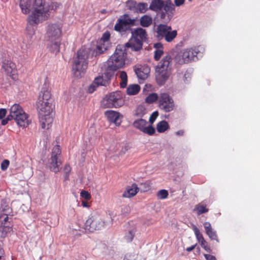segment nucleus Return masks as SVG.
I'll return each mask as SVG.
<instances>
[{
	"instance_id": "obj_1",
	"label": "nucleus",
	"mask_w": 260,
	"mask_h": 260,
	"mask_svg": "<svg viewBox=\"0 0 260 260\" xmlns=\"http://www.w3.org/2000/svg\"><path fill=\"white\" fill-rule=\"evenodd\" d=\"M60 5L56 2H48L46 0H35L34 9L27 18V28L29 26L38 25L47 20L53 10Z\"/></svg>"
},
{
	"instance_id": "obj_2",
	"label": "nucleus",
	"mask_w": 260,
	"mask_h": 260,
	"mask_svg": "<svg viewBox=\"0 0 260 260\" xmlns=\"http://www.w3.org/2000/svg\"><path fill=\"white\" fill-rule=\"evenodd\" d=\"M129 48L124 45H118L113 54L107 61L108 69L112 71H116L125 66L127 57V49Z\"/></svg>"
},
{
	"instance_id": "obj_3",
	"label": "nucleus",
	"mask_w": 260,
	"mask_h": 260,
	"mask_svg": "<svg viewBox=\"0 0 260 260\" xmlns=\"http://www.w3.org/2000/svg\"><path fill=\"white\" fill-rule=\"evenodd\" d=\"M90 51L89 49L82 48L74 57L72 71L75 76H80L87 69Z\"/></svg>"
},
{
	"instance_id": "obj_4",
	"label": "nucleus",
	"mask_w": 260,
	"mask_h": 260,
	"mask_svg": "<svg viewBox=\"0 0 260 260\" xmlns=\"http://www.w3.org/2000/svg\"><path fill=\"white\" fill-rule=\"evenodd\" d=\"M172 57L167 55L159 62L155 69V78L157 84L163 85L171 74Z\"/></svg>"
},
{
	"instance_id": "obj_5",
	"label": "nucleus",
	"mask_w": 260,
	"mask_h": 260,
	"mask_svg": "<svg viewBox=\"0 0 260 260\" xmlns=\"http://www.w3.org/2000/svg\"><path fill=\"white\" fill-rule=\"evenodd\" d=\"M132 37L129 41L125 43L126 46L131 50L138 51L142 49L143 42L147 40V34L145 29L139 27L132 32Z\"/></svg>"
},
{
	"instance_id": "obj_6",
	"label": "nucleus",
	"mask_w": 260,
	"mask_h": 260,
	"mask_svg": "<svg viewBox=\"0 0 260 260\" xmlns=\"http://www.w3.org/2000/svg\"><path fill=\"white\" fill-rule=\"evenodd\" d=\"M124 103L122 93L120 91H115L107 95L103 100L102 105L105 108H119Z\"/></svg>"
},
{
	"instance_id": "obj_7",
	"label": "nucleus",
	"mask_w": 260,
	"mask_h": 260,
	"mask_svg": "<svg viewBox=\"0 0 260 260\" xmlns=\"http://www.w3.org/2000/svg\"><path fill=\"white\" fill-rule=\"evenodd\" d=\"M136 20L132 19L127 14L121 16L117 20L114 30L121 34L131 30V26L135 25Z\"/></svg>"
},
{
	"instance_id": "obj_8",
	"label": "nucleus",
	"mask_w": 260,
	"mask_h": 260,
	"mask_svg": "<svg viewBox=\"0 0 260 260\" xmlns=\"http://www.w3.org/2000/svg\"><path fill=\"white\" fill-rule=\"evenodd\" d=\"M61 154V149L58 145L54 146L52 150L51 155L48 159L47 166L51 171L55 173L59 171V167L61 161L58 159V156Z\"/></svg>"
},
{
	"instance_id": "obj_9",
	"label": "nucleus",
	"mask_w": 260,
	"mask_h": 260,
	"mask_svg": "<svg viewBox=\"0 0 260 260\" xmlns=\"http://www.w3.org/2000/svg\"><path fill=\"white\" fill-rule=\"evenodd\" d=\"M105 225V222L98 214L91 215L85 223V229L90 232L101 230Z\"/></svg>"
},
{
	"instance_id": "obj_10",
	"label": "nucleus",
	"mask_w": 260,
	"mask_h": 260,
	"mask_svg": "<svg viewBox=\"0 0 260 260\" xmlns=\"http://www.w3.org/2000/svg\"><path fill=\"white\" fill-rule=\"evenodd\" d=\"M158 107L165 112H170L175 109L173 98L167 93H160L158 99Z\"/></svg>"
},
{
	"instance_id": "obj_11",
	"label": "nucleus",
	"mask_w": 260,
	"mask_h": 260,
	"mask_svg": "<svg viewBox=\"0 0 260 260\" xmlns=\"http://www.w3.org/2000/svg\"><path fill=\"white\" fill-rule=\"evenodd\" d=\"M62 26L57 23L49 24L46 28V36L47 41L61 40Z\"/></svg>"
},
{
	"instance_id": "obj_12",
	"label": "nucleus",
	"mask_w": 260,
	"mask_h": 260,
	"mask_svg": "<svg viewBox=\"0 0 260 260\" xmlns=\"http://www.w3.org/2000/svg\"><path fill=\"white\" fill-rule=\"evenodd\" d=\"M53 102L49 83L45 81L40 92L37 102Z\"/></svg>"
},
{
	"instance_id": "obj_13",
	"label": "nucleus",
	"mask_w": 260,
	"mask_h": 260,
	"mask_svg": "<svg viewBox=\"0 0 260 260\" xmlns=\"http://www.w3.org/2000/svg\"><path fill=\"white\" fill-rule=\"evenodd\" d=\"M37 109L38 115L51 114L54 107L53 102H37Z\"/></svg>"
},
{
	"instance_id": "obj_14",
	"label": "nucleus",
	"mask_w": 260,
	"mask_h": 260,
	"mask_svg": "<svg viewBox=\"0 0 260 260\" xmlns=\"http://www.w3.org/2000/svg\"><path fill=\"white\" fill-rule=\"evenodd\" d=\"M134 71L139 79L144 80L148 78L150 68L147 65H137L134 67Z\"/></svg>"
},
{
	"instance_id": "obj_15",
	"label": "nucleus",
	"mask_w": 260,
	"mask_h": 260,
	"mask_svg": "<svg viewBox=\"0 0 260 260\" xmlns=\"http://www.w3.org/2000/svg\"><path fill=\"white\" fill-rule=\"evenodd\" d=\"M2 68L6 73L12 78H15L14 76L17 72L15 63L9 60L5 59L2 62Z\"/></svg>"
},
{
	"instance_id": "obj_16",
	"label": "nucleus",
	"mask_w": 260,
	"mask_h": 260,
	"mask_svg": "<svg viewBox=\"0 0 260 260\" xmlns=\"http://www.w3.org/2000/svg\"><path fill=\"white\" fill-rule=\"evenodd\" d=\"M39 122L43 129H48L51 126L53 119L51 114L39 115Z\"/></svg>"
},
{
	"instance_id": "obj_17",
	"label": "nucleus",
	"mask_w": 260,
	"mask_h": 260,
	"mask_svg": "<svg viewBox=\"0 0 260 260\" xmlns=\"http://www.w3.org/2000/svg\"><path fill=\"white\" fill-rule=\"evenodd\" d=\"M108 121L114 123L116 126H119L121 124V120H119L120 117H122L121 114L113 110H107L104 113Z\"/></svg>"
},
{
	"instance_id": "obj_18",
	"label": "nucleus",
	"mask_w": 260,
	"mask_h": 260,
	"mask_svg": "<svg viewBox=\"0 0 260 260\" xmlns=\"http://www.w3.org/2000/svg\"><path fill=\"white\" fill-rule=\"evenodd\" d=\"M194 234L196 235V238L200 243L201 247L207 252L210 253L212 251V250L210 246L208 245V242L205 240L204 237L202 234H201L197 226H194L193 228Z\"/></svg>"
},
{
	"instance_id": "obj_19",
	"label": "nucleus",
	"mask_w": 260,
	"mask_h": 260,
	"mask_svg": "<svg viewBox=\"0 0 260 260\" xmlns=\"http://www.w3.org/2000/svg\"><path fill=\"white\" fill-rule=\"evenodd\" d=\"M28 115L25 112L14 120L19 127L22 128L27 127L31 123V120L28 118Z\"/></svg>"
},
{
	"instance_id": "obj_20",
	"label": "nucleus",
	"mask_w": 260,
	"mask_h": 260,
	"mask_svg": "<svg viewBox=\"0 0 260 260\" xmlns=\"http://www.w3.org/2000/svg\"><path fill=\"white\" fill-rule=\"evenodd\" d=\"M203 225L206 233L208 236L210 240H215L218 243L219 242L216 232L212 229L210 223L209 222H205Z\"/></svg>"
},
{
	"instance_id": "obj_21",
	"label": "nucleus",
	"mask_w": 260,
	"mask_h": 260,
	"mask_svg": "<svg viewBox=\"0 0 260 260\" xmlns=\"http://www.w3.org/2000/svg\"><path fill=\"white\" fill-rule=\"evenodd\" d=\"M183 50L188 63L191 60H194V58L196 57L200 52L199 47H194Z\"/></svg>"
},
{
	"instance_id": "obj_22",
	"label": "nucleus",
	"mask_w": 260,
	"mask_h": 260,
	"mask_svg": "<svg viewBox=\"0 0 260 260\" xmlns=\"http://www.w3.org/2000/svg\"><path fill=\"white\" fill-rule=\"evenodd\" d=\"M169 30H172L171 26L165 24H159L157 26L156 30L157 38L159 40H162L165 38Z\"/></svg>"
},
{
	"instance_id": "obj_23",
	"label": "nucleus",
	"mask_w": 260,
	"mask_h": 260,
	"mask_svg": "<svg viewBox=\"0 0 260 260\" xmlns=\"http://www.w3.org/2000/svg\"><path fill=\"white\" fill-rule=\"evenodd\" d=\"M110 47V43L101 42V41L99 40L97 42L96 48L93 51V54L95 56L100 55L107 50Z\"/></svg>"
},
{
	"instance_id": "obj_24",
	"label": "nucleus",
	"mask_w": 260,
	"mask_h": 260,
	"mask_svg": "<svg viewBox=\"0 0 260 260\" xmlns=\"http://www.w3.org/2000/svg\"><path fill=\"white\" fill-rule=\"evenodd\" d=\"M24 112L23 109L19 104H15L10 109L9 116H11V119H14Z\"/></svg>"
},
{
	"instance_id": "obj_25",
	"label": "nucleus",
	"mask_w": 260,
	"mask_h": 260,
	"mask_svg": "<svg viewBox=\"0 0 260 260\" xmlns=\"http://www.w3.org/2000/svg\"><path fill=\"white\" fill-rule=\"evenodd\" d=\"M47 48L52 53L57 54L60 51L61 40L55 41H47Z\"/></svg>"
},
{
	"instance_id": "obj_26",
	"label": "nucleus",
	"mask_w": 260,
	"mask_h": 260,
	"mask_svg": "<svg viewBox=\"0 0 260 260\" xmlns=\"http://www.w3.org/2000/svg\"><path fill=\"white\" fill-rule=\"evenodd\" d=\"M139 188L135 183H133L131 187H127L123 193L122 197L130 198L135 196L139 191Z\"/></svg>"
},
{
	"instance_id": "obj_27",
	"label": "nucleus",
	"mask_w": 260,
	"mask_h": 260,
	"mask_svg": "<svg viewBox=\"0 0 260 260\" xmlns=\"http://www.w3.org/2000/svg\"><path fill=\"white\" fill-rule=\"evenodd\" d=\"M174 61L179 64L188 63L183 50L179 52H176L174 55Z\"/></svg>"
},
{
	"instance_id": "obj_28",
	"label": "nucleus",
	"mask_w": 260,
	"mask_h": 260,
	"mask_svg": "<svg viewBox=\"0 0 260 260\" xmlns=\"http://www.w3.org/2000/svg\"><path fill=\"white\" fill-rule=\"evenodd\" d=\"M31 4V0H20L19 6L23 14H27L30 12Z\"/></svg>"
},
{
	"instance_id": "obj_29",
	"label": "nucleus",
	"mask_w": 260,
	"mask_h": 260,
	"mask_svg": "<svg viewBox=\"0 0 260 260\" xmlns=\"http://www.w3.org/2000/svg\"><path fill=\"white\" fill-rule=\"evenodd\" d=\"M164 6V2L162 0H152L149 6V9L153 11L161 10Z\"/></svg>"
},
{
	"instance_id": "obj_30",
	"label": "nucleus",
	"mask_w": 260,
	"mask_h": 260,
	"mask_svg": "<svg viewBox=\"0 0 260 260\" xmlns=\"http://www.w3.org/2000/svg\"><path fill=\"white\" fill-rule=\"evenodd\" d=\"M152 18L147 15L142 16L140 19V25L144 27H148L152 23Z\"/></svg>"
},
{
	"instance_id": "obj_31",
	"label": "nucleus",
	"mask_w": 260,
	"mask_h": 260,
	"mask_svg": "<svg viewBox=\"0 0 260 260\" xmlns=\"http://www.w3.org/2000/svg\"><path fill=\"white\" fill-rule=\"evenodd\" d=\"M147 124V122L146 121V120L140 118L139 119L135 120L133 123V125L135 127L140 130L143 132L144 128L146 126Z\"/></svg>"
},
{
	"instance_id": "obj_32",
	"label": "nucleus",
	"mask_w": 260,
	"mask_h": 260,
	"mask_svg": "<svg viewBox=\"0 0 260 260\" xmlns=\"http://www.w3.org/2000/svg\"><path fill=\"white\" fill-rule=\"evenodd\" d=\"M169 125L165 120H162L156 125V129L158 133H162L169 129Z\"/></svg>"
},
{
	"instance_id": "obj_33",
	"label": "nucleus",
	"mask_w": 260,
	"mask_h": 260,
	"mask_svg": "<svg viewBox=\"0 0 260 260\" xmlns=\"http://www.w3.org/2000/svg\"><path fill=\"white\" fill-rule=\"evenodd\" d=\"M140 90V86L138 84L129 85L126 89L127 94L128 95H136Z\"/></svg>"
},
{
	"instance_id": "obj_34",
	"label": "nucleus",
	"mask_w": 260,
	"mask_h": 260,
	"mask_svg": "<svg viewBox=\"0 0 260 260\" xmlns=\"http://www.w3.org/2000/svg\"><path fill=\"white\" fill-rule=\"evenodd\" d=\"M194 211L197 212V213L198 215H201L203 213H207L208 212L209 209L207 208L206 205L204 204H197L193 210Z\"/></svg>"
},
{
	"instance_id": "obj_35",
	"label": "nucleus",
	"mask_w": 260,
	"mask_h": 260,
	"mask_svg": "<svg viewBox=\"0 0 260 260\" xmlns=\"http://www.w3.org/2000/svg\"><path fill=\"white\" fill-rule=\"evenodd\" d=\"M148 10V4L146 3H137L135 13H145Z\"/></svg>"
},
{
	"instance_id": "obj_36",
	"label": "nucleus",
	"mask_w": 260,
	"mask_h": 260,
	"mask_svg": "<svg viewBox=\"0 0 260 260\" xmlns=\"http://www.w3.org/2000/svg\"><path fill=\"white\" fill-rule=\"evenodd\" d=\"M12 230L11 225H0V237H5L7 234Z\"/></svg>"
},
{
	"instance_id": "obj_37",
	"label": "nucleus",
	"mask_w": 260,
	"mask_h": 260,
	"mask_svg": "<svg viewBox=\"0 0 260 260\" xmlns=\"http://www.w3.org/2000/svg\"><path fill=\"white\" fill-rule=\"evenodd\" d=\"M108 80H106L104 76H99L95 78L93 81L94 83L97 86H107L108 85Z\"/></svg>"
},
{
	"instance_id": "obj_38",
	"label": "nucleus",
	"mask_w": 260,
	"mask_h": 260,
	"mask_svg": "<svg viewBox=\"0 0 260 260\" xmlns=\"http://www.w3.org/2000/svg\"><path fill=\"white\" fill-rule=\"evenodd\" d=\"M177 32L176 30H169L165 37V40L168 42H172L177 36Z\"/></svg>"
},
{
	"instance_id": "obj_39",
	"label": "nucleus",
	"mask_w": 260,
	"mask_h": 260,
	"mask_svg": "<svg viewBox=\"0 0 260 260\" xmlns=\"http://www.w3.org/2000/svg\"><path fill=\"white\" fill-rule=\"evenodd\" d=\"M119 77L121 79V81L120 83L121 88H125L127 83V76L126 72L124 71L121 72Z\"/></svg>"
},
{
	"instance_id": "obj_40",
	"label": "nucleus",
	"mask_w": 260,
	"mask_h": 260,
	"mask_svg": "<svg viewBox=\"0 0 260 260\" xmlns=\"http://www.w3.org/2000/svg\"><path fill=\"white\" fill-rule=\"evenodd\" d=\"M159 96L156 93H152L149 94L145 99V102L148 104H151L153 102L158 101Z\"/></svg>"
},
{
	"instance_id": "obj_41",
	"label": "nucleus",
	"mask_w": 260,
	"mask_h": 260,
	"mask_svg": "<svg viewBox=\"0 0 260 260\" xmlns=\"http://www.w3.org/2000/svg\"><path fill=\"white\" fill-rule=\"evenodd\" d=\"M145 114V108L142 105L138 106L135 110L134 116L142 117Z\"/></svg>"
},
{
	"instance_id": "obj_42",
	"label": "nucleus",
	"mask_w": 260,
	"mask_h": 260,
	"mask_svg": "<svg viewBox=\"0 0 260 260\" xmlns=\"http://www.w3.org/2000/svg\"><path fill=\"white\" fill-rule=\"evenodd\" d=\"M137 3L134 0H128L125 3L126 8L135 13Z\"/></svg>"
},
{
	"instance_id": "obj_43",
	"label": "nucleus",
	"mask_w": 260,
	"mask_h": 260,
	"mask_svg": "<svg viewBox=\"0 0 260 260\" xmlns=\"http://www.w3.org/2000/svg\"><path fill=\"white\" fill-rule=\"evenodd\" d=\"M166 12L171 11L174 9V6L171 0H167L164 2V6L162 8Z\"/></svg>"
},
{
	"instance_id": "obj_44",
	"label": "nucleus",
	"mask_w": 260,
	"mask_h": 260,
	"mask_svg": "<svg viewBox=\"0 0 260 260\" xmlns=\"http://www.w3.org/2000/svg\"><path fill=\"white\" fill-rule=\"evenodd\" d=\"M156 196L158 199L164 200L168 198L169 193L166 189H161L157 192Z\"/></svg>"
},
{
	"instance_id": "obj_45",
	"label": "nucleus",
	"mask_w": 260,
	"mask_h": 260,
	"mask_svg": "<svg viewBox=\"0 0 260 260\" xmlns=\"http://www.w3.org/2000/svg\"><path fill=\"white\" fill-rule=\"evenodd\" d=\"M1 210L2 214H10L12 211L11 208L5 203L2 204Z\"/></svg>"
},
{
	"instance_id": "obj_46",
	"label": "nucleus",
	"mask_w": 260,
	"mask_h": 260,
	"mask_svg": "<svg viewBox=\"0 0 260 260\" xmlns=\"http://www.w3.org/2000/svg\"><path fill=\"white\" fill-rule=\"evenodd\" d=\"M9 214H2L0 215V225H11L9 221H8Z\"/></svg>"
},
{
	"instance_id": "obj_47",
	"label": "nucleus",
	"mask_w": 260,
	"mask_h": 260,
	"mask_svg": "<svg viewBox=\"0 0 260 260\" xmlns=\"http://www.w3.org/2000/svg\"><path fill=\"white\" fill-rule=\"evenodd\" d=\"M110 34L108 31H107L103 34L102 38L99 40L101 41V42L110 43Z\"/></svg>"
},
{
	"instance_id": "obj_48",
	"label": "nucleus",
	"mask_w": 260,
	"mask_h": 260,
	"mask_svg": "<svg viewBox=\"0 0 260 260\" xmlns=\"http://www.w3.org/2000/svg\"><path fill=\"white\" fill-rule=\"evenodd\" d=\"M155 128L152 125L146 126L143 132L150 136L153 135L155 133Z\"/></svg>"
},
{
	"instance_id": "obj_49",
	"label": "nucleus",
	"mask_w": 260,
	"mask_h": 260,
	"mask_svg": "<svg viewBox=\"0 0 260 260\" xmlns=\"http://www.w3.org/2000/svg\"><path fill=\"white\" fill-rule=\"evenodd\" d=\"M135 235V230H131L129 231L128 233L126 234L125 237L128 242H131L133 240Z\"/></svg>"
},
{
	"instance_id": "obj_50",
	"label": "nucleus",
	"mask_w": 260,
	"mask_h": 260,
	"mask_svg": "<svg viewBox=\"0 0 260 260\" xmlns=\"http://www.w3.org/2000/svg\"><path fill=\"white\" fill-rule=\"evenodd\" d=\"M63 170L65 173L64 179L68 180L69 178L70 172L71 171V167L69 165L66 164L64 167Z\"/></svg>"
},
{
	"instance_id": "obj_51",
	"label": "nucleus",
	"mask_w": 260,
	"mask_h": 260,
	"mask_svg": "<svg viewBox=\"0 0 260 260\" xmlns=\"http://www.w3.org/2000/svg\"><path fill=\"white\" fill-rule=\"evenodd\" d=\"M163 53L164 51L162 49H156L154 52V56L155 60L156 61L159 60Z\"/></svg>"
},
{
	"instance_id": "obj_52",
	"label": "nucleus",
	"mask_w": 260,
	"mask_h": 260,
	"mask_svg": "<svg viewBox=\"0 0 260 260\" xmlns=\"http://www.w3.org/2000/svg\"><path fill=\"white\" fill-rule=\"evenodd\" d=\"M159 113L157 111L153 112L149 117V122L151 124L154 123L157 117L158 116Z\"/></svg>"
},
{
	"instance_id": "obj_53",
	"label": "nucleus",
	"mask_w": 260,
	"mask_h": 260,
	"mask_svg": "<svg viewBox=\"0 0 260 260\" xmlns=\"http://www.w3.org/2000/svg\"><path fill=\"white\" fill-rule=\"evenodd\" d=\"M9 164H10V161L9 160H8V159L4 160L2 162L1 165V168L2 170H3V171L6 170L8 169V168L9 166Z\"/></svg>"
},
{
	"instance_id": "obj_54",
	"label": "nucleus",
	"mask_w": 260,
	"mask_h": 260,
	"mask_svg": "<svg viewBox=\"0 0 260 260\" xmlns=\"http://www.w3.org/2000/svg\"><path fill=\"white\" fill-rule=\"evenodd\" d=\"M114 75V73H110V72H107V73H105L104 75H103L104 76V79L106 80H108V85L110 83V81L112 78V77Z\"/></svg>"
},
{
	"instance_id": "obj_55",
	"label": "nucleus",
	"mask_w": 260,
	"mask_h": 260,
	"mask_svg": "<svg viewBox=\"0 0 260 260\" xmlns=\"http://www.w3.org/2000/svg\"><path fill=\"white\" fill-rule=\"evenodd\" d=\"M80 196L83 198L85 199L86 200H89L91 198L90 194L87 191L82 190L80 193Z\"/></svg>"
},
{
	"instance_id": "obj_56",
	"label": "nucleus",
	"mask_w": 260,
	"mask_h": 260,
	"mask_svg": "<svg viewBox=\"0 0 260 260\" xmlns=\"http://www.w3.org/2000/svg\"><path fill=\"white\" fill-rule=\"evenodd\" d=\"M98 86H97L96 85H95L94 83V82H93V83L92 84H91L89 87H88V92L89 93H92L93 92H94L95 90H96V87H98Z\"/></svg>"
},
{
	"instance_id": "obj_57",
	"label": "nucleus",
	"mask_w": 260,
	"mask_h": 260,
	"mask_svg": "<svg viewBox=\"0 0 260 260\" xmlns=\"http://www.w3.org/2000/svg\"><path fill=\"white\" fill-rule=\"evenodd\" d=\"M191 78L190 74L188 72H186L183 76V81L185 83L189 82Z\"/></svg>"
},
{
	"instance_id": "obj_58",
	"label": "nucleus",
	"mask_w": 260,
	"mask_h": 260,
	"mask_svg": "<svg viewBox=\"0 0 260 260\" xmlns=\"http://www.w3.org/2000/svg\"><path fill=\"white\" fill-rule=\"evenodd\" d=\"M7 113V111L6 109H0V119H3L6 116Z\"/></svg>"
},
{
	"instance_id": "obj_59",
	"label": "nucleus",
	"mask_w": 260,
	"mask_h": 260,
	"mask_svg": "<svg viewBox=\"0 0 260 260\" xmlns=\"http://www.w3.org/2000/svg\"><path fill=\"white\" fill-rule=\"evenodd\" d=\"M204 255L207 260H216V257L212 255L204 254Z\"/></svg>"
},
{
	"instance_id": "obj_60",
	"label": "nucleus",
	"mask_w": 260,
	"mask_h": 260,
	"mask_svg": "<svg viewBox=\"0 0 260 260\" xmlns=\"http://www.w3.org/2000/svg\"><path fill=\"white\" fill-rule=\"evenodd\" d=\"M185 0H174V3L177 7H179L184 3Z\"/></svg>"
},
{
	"instance_id": "obj_61",
	"label": "nucleus",
	"mask_w": 260,
	"mask_h": 260,
	"mask_svg": "<svg viewBox=\"0 0 260 260\" xmlns=\"http://www.w3.org/2000/svg\"><path fill=\"white\" fill-rule=\"evenodd\" d=\"M11 116H9V115L6 118L2 120V124L3 125H6L8 121L11 120V118H10Z\"/></svg>"
},
{
	"instance_id": "obj_62",
	"label": "nucleus",
	"mask_w": 260,
	"mask_h": 260,
	"mask_svg": "<svg viewBox=\"0 0 260 260\" xmlns=\"http://www.w3.org/2000/svg\"><path fill=\"white\" fill-rule=\"evenodd\" d=\"M5 251L3 248L0 247V260L4 259Z\"/></svg>"
},
{
	"instance_id": "obj_63",
	"label": "nucleus",
	"mask_w": 260,
	"mask_h": 260,
	"mask_svg": "<svg viewBox=\"0 0 260 260\" xmlns=\"http://www.w3.org/2000/svg\"><path fill=\"white\" fill-rule=\"evenodd\" d=\"M123 260H136V259L134 258V255L129 254V255H126L124 257Z\"/></svg>"
},
{
	"instance_id": "obj_64",
	"label": "nucleus",
	"mask_w": 260,
	"mask_h": 260,
	"mask_svg": "<svg viewBox=\"0 0 260 260\" xmlns=\"http://www.w3.org/2000/svg\"><path fill=\"white\" fill-rule=\"evenodd\" d=\"M154 47L156 49H162V45L160 43L154 44Z\"/></svg>"
}]
</instances>
